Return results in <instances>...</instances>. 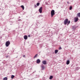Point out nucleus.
<instances>
[{
  "instance_id": "nucleus-1",
  "label": "nucleus",
  "mask_w": 80,
  "mask_h": 80,
  "mask_svg": "<svg viewBox=\"0 0 80 80\" xmlns=\"http://www.w3.org/2000/svg\"><path fill=\"white\" fill-rule=\"evenodd\" d=\"M64 25H65L67 24V25H69L70 23V21H68V19H66L64 20Z\"/></svg>"
},
{
  "instance_id": "nucleus-2",
  "label": "nucleus",
  "mask_w": 80,
  "mask_h": 80,
  "mask_svg": "<svg viewBox=\"0 0 80 80\" xmlns=\"http://www.w3.org/2000/svg\"><path fill=\"white\" fill-rule=\"evenodd\" d=\"M51 15L52 17L53 16V15H55V11L54 10H52L51 12Z\"/></svg>"
},
{
  "instance_id": "nucleus-3",
  "label": "nucleus",
  "mask_w": 80,
  "mask_h": 80,
  "mask_svg": "<svg viewBox=\"0 0 80 80\" xmlns=\"http://www.w3.org/2000/svg\"><path fill=\"white\" fill-rule=\"evenodd\" d=\"M10 41H8L6 42V47H8L10 45Z\"/></svg>"
},
{
  "instance_id": "nucleus-4",
  "label": "nucleus",
  "mask_w": 80,
  "mask_h": 80,
  "mask_svg": "<svg viewBox=\"0 0 80 80\" xmlns=\"http://www.w3.org/2000/svg\"><path fill=\"white\" fill-rule=\"evenodd\" d=\"M42 7H41L39 9V12L40 13H41L42 12Z\"/></svg>"
},
{
  "instance_id": "nucleus-5",
  "label": "nucleus",
  "mask_w": 80,
  "mask_h": 80,
  "mask_svg": "<svg viewBox=\"0 0 80 80\" xmlns=\"http://www.w3.org/2000/svg\"><path fill=\"white\" fill-rule=\"evenodd\" d=\"M24 38L25 40H27V38H28V36L27 35H25L24 36Z\"/></svg>"
},
{
  "instance_id": "nucleus-6",
  "label": "nucleus",
  "mask_w": 80,
  "mask_h": 80,
  "mask_svg": "<svg viewBox=\"0 0 80 80\" xmlns=\"http://www.w3.org/2000/svg\"><path fill=\"white\" fill-rule=\"evenodd\" d=\"M41 67L42 68V70H44L45 69V67L43 66V64H42L41 65Z\"/></svg>"
},
{
  "instance_id": "nucleus-7",
  "label": "nucleus",
  "mask_w": 80,
  "mask_h": 80,
  "mask_svg": "<svg viewBox=\"0 0 80 80\" xmlns=\"http://www.w3.org/2000/svg\"><path fill=\"white\" fill-rule=\"evenodd\" d=\"M42 63L44 64V65H46V64H47V62L46 61H43Z\"/></svg>"
},
{
  "instance_id": "nucleus-8",
  "label": "nucleus",
  "mask_w": 80,
  "mask_h": 80,
  "mask_svg": "<svg viewBox=\"0 0 80 80\" xmlns=\"http://www.w3.org/2000/svg\"><path fill=\"white\" fill-rule=\"evenodd\" d=\"M40 63V60L39 59H38L37 61V63Z\"/></svg>"
},
{
  "instance_id": "nucleus-9",
  "label": "nucleus",
  "mask_w": 80,
  "mask_h": 80,
  "mask_svg": "<svg viewBox=\"0 0 80 80\" xmlns=\"http://www.w3.org/2000/svg\"><path fill=\"white\" fill-rule=\"evenodd\" d=\"M70 63V61L69 60H68L67 61V62H66V64L67 65H68Z\"/></svg>"
},
{
  "instance_id": "nucleus-10",
  "label": "nucleus",
  "mask_w": 80,
  "mask_h": 80,
  "mask_svg": "<svg viewBox=\"0 0 80 80\" xmlns=\"http://www.w3.org/2000/svg\"><path fill=\"white\" fill-rule=\"evenodd\" d=\"M21 8H22L23 10H24V9L25 8V7H24V6H23V5L21 6Z\"/></svg>"
},
{
  "instance_id": "nucleus-11",
  "label": "nucleus",
  "mask_w": 80,
  "mask_h": 80,
  "mask_svg": "<svg viewBox=\"0 0 80 80\" xmlns=\"http://www.w3.org/2000/svg\"><path fill=\"white\" fill-rule=\"evenodd\" d=\"M78 18H75V22H77L78 21Z\"/></svg>"
},
{
  "instance_id": "nucleus-12",
  "label": "nucleus",
  "mask_w": 80,
  "mask_h": 80,
  "mask_svg": "<svg viewBox=\"0 0 80 80\" xmlns=\"http://www.w3.org/2000/svg\"><path fill=\"white\" fill-rule=\"evenodd\" d=\"M58 52V50H56L55 51V53L56 54V53H57Z\"/></svg>"
},
{
  "instance_id": "nucleus-13",
  "label": "nucleus",
  "mask_w": 80,
  "mask_h": 80,
  "mask_svg": "<svg viewBox=\"0 0 80 80\" xmlns=\"http://www.w3.org/2000/svg\"><path fill=\"white\" fill-rule=\"evenodd\" d=\"M52 78H53V76H50V77H49V79L50 80H52Z\"/></svg>"
},
{
  "instance_id": "nucleus-14",
  "label": "nucleus",
  "mask_w": 80,
  "mask_h": 80,
  "mask_svg": "<svg viewBox=\"0 0 80 80\" xmlns=\"http://www.w3.org/2000/svg\"><path fill=\"white\" fill-rule=\"evenodd\" d=\"M8 78L7 77H5L3 78V80H7Z\"/></svg>"
},
{
  "instance_id": "nucleus-15",
  "label": "nucleus",
  "mask_w": 80,
  "mask_h": 80,
  "mask_svg": "<svg viewBox=\"0 0 80 80\" xmlns=\"http://www.w3.org/2000/svg\"><path fill=\"white\" fill-rule=\"evenodd\" d=\"M37 56H38V54H36L34 57V58L37 57Z\"/></svg>"
},
{
  "instance_id": "nucleus-16",
  "label": "nucleus",
  "mask_w": 80,
  "mask_h": 80,
  "mask_svg": "<svg viewBox=\"0 0 80 80\" xmlns=\"http://www.w3.org/2000/svg\"><path fill=\"white\" fill-rule=\"evenodd\" d=\"M14 77H15V76H13V75H12L11 76V78L12 79H13V78H14Z\"/></svg>"
},
{
  "instance_id": "nucleus-17",
  "label": "nucleus",
  "mask_w": 80,
  "mask_h": 80,
  "mask_svg": "<svg viewBox=\"0 0 80 80\" xmlns=\"http://www.w3.org/2000/svg\"><path fill=\"white\" fill-rule=\"evenodd\" d=\"M77 15L78 17H80V12L78 13L77 14Z\"/></svg>"
},
{
  "instance_id": "nucleus-18",
  "label": "nucleus",
  "mask_w": 80,
  "mask_h": 80,
  "mask_svg": "<svg viewBox=\"0 0 80 80\" xmlns=\"http://www.w3.org/2000/svg\"><path fill=\"white\" fill-rule=\"evenodd\" d=\"M72 28L73 30H75V28H76L75 26H72Z\"/></svg>"
},
{
  "instance_id": "nucleus-19",
  "label": "nucleus",
  "mask_w": 80,
  "mask_h": 80,
  "mask_svg": "<svg viewBox=\"0 0 80 80\" xmlns=\"http://www.w3.org/2000/svg\"><path fill=\"white\" fill-rule=\"evenodd\" d=\"M72 9V7L71 6L69 8V10H71Z\"/></svg>"
},
{
  "instance_id": "nucleus-20",
  "label": "nucleus",
  "mask_w": 80,
  "mask_h": 80,
  "mask_svg": "<svg viewBox=\"0 0 80 80\" xmlns=\"http://www.w3.org/2000/svg\"><path fill=\"white\" fill-rule=\"evenodd\" d=\"M39 5H40V3H37V6H39Z\"/></svg>"
},
{
  "instance_id": "nucleus-21",
  "label": "nucleus",
  "mask_w": 80,
  "mask_h": 80,
  "mask_svg": "<svg viewBox=\"0 0 80 80\" xmlns=\"http://www.w3.org/2000/svg\"><path fill=\"white\" fill-rule=\"evenodd\" d=\"M79 68H79V67H77V68H76V70H78V69H79Z\"/></svg>"
},
{
  "instance_id": "nucleus-22",
  "label": "nucleus",
  "mask_w": 80,
  "mask_h": 80,
  "mask_svg": "<svg viewBox=\"0 0 80 80\" xmlns=\"http://www.w3.org/2000/svg\"><path fill=\"white\" fill-rule=\"evenodd\" d=\"M62 49V47H60L59 48V50H61Z\"/></svg>"
},
{
  "instance_id": "nucleus-23",
  "label": "nucleus",
  "mask_w": 80,
  "mask_h": 80,
  "mask_svg": "<svg viewBox=\"0 0 80 80\" xmlns=\"http://www.w3.org/2000/svg\"><path fill=\"white\" fill-rule=\"evenodd\" d=\"M34 7L35 8H36V7H37V5H35Z\"/></svg>"
},
{
  "instance_id": "nucleus-24",
  "label": "nucleus",
  "mask_w": 80,
  "mask_h": 80,
  "mask_svg": "<svg viewBox=\"0 0 80 80\" xmlns=\"http://www.w3.org/2000/svg\"><path fill=\"white\" fill-rule=\"evenodd\" d=\"M67 3H68V4H69V2L68 1L67 2Z\"/></svg>"
},
{
  "instance_id": "nucleus-25",
  "label": "nucleus",
  "mask_w": 80,
  "mask_h": 80,
  "mask_svg": "<svg viewBox=\"0 0 80 80\" xmlns=\"http://www.w3.org/2000/svg\"><path fill=\"white\" fill-rule=\"evenodd\" d=\"M23 57H26V56H25V55H24L23 56Z\"/></svg>"
},
{
  "instance_id": "nucleus-26",
  "label": "nucleus",
  "mask_w": 80,
  "mask_h": 80,
  "mask_svg": "<svg viewBox=\"0 0 80 80\" xmlns=\"http://www.w3.org/2000/svg\"><path fill=\"white\" fill-rule=\"evenodd\" d=\"M28 37H30V35H29L28 36Z\"/></svg>"
}]
</instances>
